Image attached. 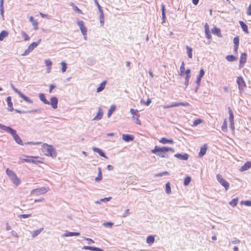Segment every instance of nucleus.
<instances>
[{
  "mask_svg": "<svg viewBox=\"0 0 251 251\" xmlns=\"http://www.w3.org/2000/svg\"><path fill=\"white\" fill-rule=\"evenodd\" d=\"M29 21L31 22L32 25L34 26V28L35 30H37L38 29V22L37 20H34L33 17L30 16L29 18Z\"/></svg>",
  "mask_w": 251,
  "mask_h": 251,
  "instance_id": "a878e982",
  "label": "nucleus"
},
{
  "mask_svg": "<svg viewBox=\"0 0 251 251\" xmlns=\"http://www.w3.org/2000/svg\"><path fill=\"white\" fill-rule=\"evenodd\" d=\"M169 175V173L168 172L165 171V172L158 173V174H156L155 175V176L156 177H161L163 176Z\"/></svg>",
  "mask_w": 251,
  "mask_h": 251,
  "instance_id": "603ef678",
  "label": "nucleus"
},
{
  "mask_svg": "<svg viewBox=\"0 0 251 251\" xmlns=\"http://www.w3.org/2000/svg\"><path fill=\"white\" fill-rule=\"evenodd\" d=\"M99 172L98 176L95 178V181L97 182H99L101 181L102 179V172L101 170V168L99 167L98 168Z\"/></svg>",
  "mask_w": 251,
  "mask_h": 251,
  "instance_id": "c756f323",
  "label": "nucleus"
},
{
  "mask_svg": "<svg viewBox=\"0 0 251 251\" xmlns=\"http://www.w3.org/2000/svg\"><path fill=\"white\" fill-rule=\"evenodd\" d=\"M94 0V2H95V4H96V5L98 7V8L99 12H103L102 8L100 6V4H99V2L98 1V0Z\"/></svg>",
  "mask_w": 251,
  "mask_h": 251,
  "instance_id": "680f3d73",
  "label": "nucleus"
},
{
  "mask_svg": "<svg viewBox=\"0 0 251 251\" xmlns=\"http://www.w3.org/2000/svg\"><path fill=\"white\" fill-rule=\"evenodd\" d=\"M204 73L205 72L204 70L203 69H201L200 71L199 75L197 78L196 84H199V83H201V78L203 76Z\"/></svg>",
  "mask_w": 251,
  "mask_h": 251,
  "instance_id": "412c9836",
  "label": "nucleus"
},
{
  "mask_svg": "<svg viewBox=\"0 0 251 251\" xmlns=\"http://www.w3.org/2000/svg\"><path fill=\"white\" fill-rule=\"evenodd\" d=\"M166 152H157L156 153H153V154H156V155L161 157L162 158H167L169 157L168 155L166 153Z\"/></svg>",
  "mask_w": 251,
  "mask_h": 251,
  "instance_id": "e433bc0d",
  "label": "nucleus"
},
{
  "mask_svg": "<svg viewBox=\"0 0 251 251\" xmlns=\"http://www.w3.org/2000/svg\"><path fill=\"white\" fill-rule=\"evenodd\" d=\"M100 23L101 26H103L104 23V16L103 12H100Z\"/></svg>",
  "mask_w": 251,
  "mask_h": 251,
  "instance_id": "4c0bfd02",
  "label": "nucleus"
},
{
  "mask_svg": "<svg viewBox=\"0 0 251 251\" xmlns=\"http://www.w3.org/2000/svg\"><path fill=\"white\" fill-rule=\"evenodd\" d=\"M8 35V32L6 30H2L0 33V41H2L4 38Z\"/></svg>",
  "mask_w": 251,
  "mask_h": 251,
  "instance_id": "f704fd0d",
  "label": "nucleus"
},
{
  "mask_svg": "<svg viewBox=\"0 0 251 251\" xmlns=\"http://www.w3.org/2000/svg\"><path fill=\"white\" fill-rule=\"evenodd\" d=\"M216 177L220 184L225 188L226 190H227L229 187V183L226 179L223 178L220 174L217 175Z\"/></svg>",
  "mask_w": 251,
  "mask_h": 251,
  "instance_id": "39448f33",
  "label": "nucleus"
},
{
  "mask_svg": "<svg viewBox=\"0 0 251 251\" xmlns=\"http://www.w3.org/2000/svg\"><path fill=\"white\" fill-rule=\"evenodd\" d=\"M226 59L229 62H233L236 60L238 58L233 55H228L226 56Z\"/></svg>",
  "mask_w": 251,
  "mask_h": 251,
  "instance_id": "473e14b6",
  "label": "nucleus"
},
{
  "mask_svg": "<svg viewBox=\"0 0 251 251\" xmlns=\"http://www.w3.org/2000/svg\"><path fill=\"white\" fill-rule=\"evenodd\" d=\"M228 113L229 114V121L230 123L234 122V115L232 110L230 107L228 108Z\"/></svg>",
  "mask_w": 251,
  "mask_h": 251,
  "instance_id": "2f4dec72",
  "label": "nucleus"
},
{
  "mask_svg": "<svg viewBox=\"0 0 251 251\" xmlns=\"http://www.w3.org/2000/svg\"><path fill=\"white\" fill-rule=\"evenodd\" d=\"M186 49L187 50V55H188L189 58H192V56H193V54H192V51H193L192 48H191L190 47L188 46H186Z\"/></svg>",
  "mask_w": 251,
  "mask_h": 251,
  "instance_id": "c9c22d12",
  "label": "nucleus"
},
{
  "mask_svg": "<svg viewBox=\"0 0 251 251\" xmlns=\"http://www.w3.org/2000/svg\"><path fill=\"white\" fill-rule=\"evenodd\" d=\"M11 181L16 186H18L20 183V180L15 174L10 178Z\"/></svg>",
  "mask_w": 251,
  "mask_h": 251,
  "instance_id": "aec40b11",
  "label": "nucleus"
},
{
  "mask_svg": "<svg viewBox=\"0 0 251 251\" xmlns=\"http://www.w3.org/2000/svg\"><path fill=\"white\" fill-rule=\"evenodd\" d=\"M39 98L40 100L44 104H50V101L47 100L45 95L44 93H40L39 95Z\"/></svg>",
  "mask_w": 251,
  "mask_h": 251,
  "instance_id": "a211bd4d",
  "label": "nucleus"
},
{
  "mask_svg": "<svg viewBox=\"0 0 251 251\" xmlns=\"http://www.w3.org/2000/svg\"><path fill=\"white\" fill-rule=\"evenodd\" d=\"M159 142L163 144H173L174 142L173 139H167L165 137H162L159 140Z\"/></svg>",
  "mask_w": 251,
  "mask_h": 251,
  "instance_id": "ddd939ff",
  "label": "nucleus"
},
{
  "mask_svg": "<svg viewBox=\"0 0 251 251\" xmlns=\"http://www.w3.org/2000/svg\"><path fill=\"white\" fill-rule=\"evenodd\" d=\"M171 151L172 152H175V150L171 148V147H160L157 146H155L154 147V148L151 150V153H156L157 152H168V151Z\"/></svg>",
  "mask_w": 251,
  "mask_h": 251,
  "instance_id": "7ed1b4c3",
  "label": "nucleus"
},
{
  "mask_svg": "<svg viewBox=\"0 0 251 251\" xmlns=\"http://www.w3.org/2000/svg\"><path fill=\"white\" fill-rule=\"evenodd\" d=\"M116 108V105H112L109 109L107 113V117L109 118L111 117L113 113L115 111Z\"/></svg>",
  "mask_w": 251,
  "mask_h": 251,
  "instance_id": "c85d7f7f",
  "label": "nucleus"
},
{
  "mask_svg": "<svg viewBox=\"0 0 251 251\" xmlns=\"http://www.w3.org/2000/svg\"><path fill=\"white\" fill-rule=\"evenodd\" d=\"M77 24L78 26L79 27L80 29L86 27L84 25L83 21H78L77 22Z\"/></svg>",
  "mask_w": 251,
  "mask_h": 251,
  "instance_id": "5fc2aeb1",
  "label": "nucleus"
},
{
  "mask_svg": "<svg viewBox=\"0 0 251 251\" xmlns=\"http://www.w3.org/2000/svg\"><path fill=\"white\" fill-rule=\"evenodd\" d=\"M236 81H237V83L238 86L239 91L240 92H241L242 91H243L244 89L245 88H246V87H247L246 83L245 80H244L243 78L242 77V76H240L237 77Z\"/></svg>",
  "mask_w": 251,
  "mask_h": 251,
  "instance_id": "423d86ee",
  "label": "nucleus"
},
{
  "mask_svg": "<svg viewBox=\"0 0 251 251\" xmlns=\"http://www.w3.org/2000/svg\"><path fill=\"white\" fill-rule=\"evenodd\" d=\"M111 199V197L104 198L101 199L100 200L96 201L95 202L98 204L100 203L101 202H106L109 201Z\"/></svg>",
  "mask_w": 251,
  "mask_h": 251,
  "instance_id": "a19ab883",
  "label": "nucleus"
},
{
  "mask_svg": "<svg viewBox=\"0 0 251 251\" xmlns=\"http://www.w3.org/2000/svg\"><path fill=\"white\" fill-rule=\"evenodd\" d=\"M138 112V110L131 108L130 109V113L134 116Z\"/></svg>",
  "mask_w": 251,
  "mask_h": 251,
  "instance_id": "338daca9",
  "label": "nucleus"
},
{
  "mask_svg": "<svg viewBox=\"0 0 251 251\" xmlns=\"http://www.w3.org/2000/svg\"><path fill=\"white\" fill-rule=\"evenodd\" d=\"M134 139L133 135L127 134H123L122 135V139L126 142L132 141Z\"/></svg>",
  "mask_w": 251,
  "mask_h": 251,
  "instance_id": "9d476101",
  "label": "nucleus"
},
{
  "mask_svg": "<svg viewBox=\"0 0 251 251\" xmlns=\"http://www.w3.org/2000/svg\"><path fill=\"white\" fill-rule=\"evenodd\" d=\"M93 151L98 153L100 156L103 157L105 158H107V156L105 155V153L103 151L99 148L97 147H93L92 148Z\"/></svg>",
  "mask_w": 251,
  "mask_h": 251,
  "instance_id": "9b49d317",
  "label": "nucleus"
},
{
  "mask_svg": "<svg viewBox=\"0 0 251 251\" xmlns=\"http://www.w3.org/2000/svg\"><path fill=\"white\" fill-rule=\"evenodd\" d=\"M174 157L181 160H187L189 158V155L186 153H177L174 155Z\"/></svg>",
  "mask_w": 251,
  "mask_h": 251,
  "instance_id": "1a4fd4ad",
  "label": "nucleus"
},
{
  "mask_svg": "<svg viewBox=\"0 0 251 251\" xmlns=\"http://www.w3.org/2000/svg\"><path fill=\"white\" fill-rule=\"evenodd\" d=\"M211 32L213 34L217 35L218 37L221 36V30L218 27L215 26L211 29Z\"/></svg>",
  "mask_w": 251,
  "mask_h": 251,
  "instance_id": "393cba45",
  "label": "nucleus"
},
{
  "mask_svg": "<svg viewBox=\"0 0 251 251\" xmlns=\"http://www.w3.org/2000/svg\"><path fill=\"white\" fill-rule=\"evenodd\" d=\"M80 30H81L82 34H83V35L84 36V38L86 39V37L85 36L87 34V28L86 27H85L83 28L80 29Z\"/></svg>",
  "mask_w": 251,
  "mask_h": 251,
  "instance_id": "0e129e2a",
  "label": "nucleus"
},
{
  "mask_svg": "<svg viewBox=\"0 0 251 251\" xmlns=\"http://www.w3.org/2000/svg\"><path fill=\"white\" fill-rule=\"evenodd\" d=\"M0 129L10 133L12 136L13 139L17 144L20 145H24V143H23L20 136L17 134V131L16 130L13 129L9 126H6L1 124H0Z\"/></svg>",
  "mask_w": 251,
  "mask_h": 251,
  "instance_id": "f257e3e1",
  "label": "nucleus"
},
{
  "mask_svg": "<svg viewBox=\"0 0 251 251\" xmlns=\"http://www.w3.org/2000/svg\"><path fill=\"white\" fill-rule=\"evenodd\" d=\"M62 66L61 70L63 73H64L66 71L67 68V65L66 62L64 61H62L61 63Z\"/></svg>",
  "mask_w": 251,
  "mask_h": 251,
  "instance_id": "de8ad7c7",
  "label": "nucleus"
},
{
  "mask_svg": "<svg viewBox=\"0 0 251 251\" xmlns=\"http://www.w3.org/2000/svg\"><path fill=\"white\" fill-rule=\"evenodd\" d=\"M239 24L243 30L246 33L248 34V25L242 21H239Z\"/></svg>",
  "mask_w": 251,
  "mask_h": 251,
  "instance_id": "4be33fe9",
  "label": "nucleus"
},
{
  "mask_svg": "<svg viewBox=\"0 0 251 251\" xmlns=\"http://www.w3.org/2000/svg\"><path fill=\"white\" fill-rule=\"evenodd\" d=\"M251 168V161L246 162L240 169V171H245Z\"/></svg>",
  "mask_w": 251,
  "mask_h": 251,
  "instance_id": "2eb2a0df",
  "label": "nucleus"
},
{
  "mask_svg": "<svg viewBox=\"0 0 251 251\" xmlns=\"http://www.w3.org/2000/svg\"><path fill=\"white\" fill-rule=\"evenodd\" d=\"M30 158H31V162L30 163H37V162H40L39 161L37 160L38 159L37 156H29Z\"/></svg>",
  "mask_w": 251,
  "mask_h": 251,
  "instance_id": "13d9d810",
  "label": "nucleus"
},
{
  "mask_svg": "<svg viewBox=\"0 0 251 251\" xmlns=\"http://www.w3.org/2000/svg\"><path fill=\"white\" fill-rule=\"evenodd\" d=\"M247 54L245 52H243L241 53L240 58V62L239 64V68L241 69L243 67L247 61Z\"/></svg>",
  "mask_w": 251,
  "mask_h": 251,
  "instance_id": "0eeeda50",
  "label": "nucleus"
},
{
  "mask_svg": "<svg viewBox=\"0 0 251 251\" xmlns=\"http://www.w3.org/2000/svg\"><path fill=\"white\" fill-rule=\"evenodd\" d=\"M202 122L201 119H197L193 122V126H196Z\"/></svg>",
  "mask_w": 251,
  "mask_h": 251,
  "instance_id": "09e8293b",
  "label": "nucleus"
},
{
  "mask_svg": "<svg viewBox=\"0 0 251 251\" xmlns=\"http://www.w3.org/2000/svg\"><path fill=\"white\" fill-rule=\"evenodd\" d=\"M83 249L89 250L91 251H103V250L101 249L96 247L89 246H85L83 247Z\"/></svg>",
  "mask_w": 251,
  "mask_h": 251,
  "instance_id": "4468645a",
  "label": "nucleus"
},
{
  "mask_svg": "<svg viewBox=\"0 0 251 251\" xmlns=\"http://www.w3.org/2000/svg\"><path fill=\"white\" fill-rule=\"evenodd\" d=\"M129 214H130L129 209H127L125 210V212L124 213V214L123 215V217H126L128 216L129 215Z\"/></svg>",
  "mask_w": 251,
  "mask_h": 251,
  "instance_id": "774afa93",
  "label": "nucleus"
},
{
  "mask_svg": "<svg viewBox=\"0 0 251 251\" xmlns=\"http://www.w3.org/2000/svg\"><path fill=\"white\" fill-rule=\"evenodd\" d=\"M10 86L12 89L14 91V92L17 93L19 95L22 93L20 90L15 88L12 83H11Z\"/></svg>",
  "mask_w": 251,
  "mask_h": 251,
  "instance_id": "bf43d9fd",
  "label": "nucleus"
},
{
  "mask_svg": "<svg viewBox=\"0 0 251 251\" xmlns=\"http://www.w3.org/2000/svg\"><path fill=\"white\" fill-rule=\"evenodd\" d=\"M103 116V112L101 108L100 107L99 108L98 112L95 117L93 118V120H100Z\"/></svg>",
  "mask_w": 251,
  "mask_h": 251,
  "instance_id": "dca6fc26",
  "label": "nucleus"
},
{
  "mask_svg": "<svg viewBox=\"0 0 251 251\" xmlns=\"http://www.w3.org/2000/svg\"><path fill=\"white\" fill-rule=\"evenodd\" d=\"M45 63L49 69H51L52 62L50 59H46L45 60Z\"/></svg>",
  "mask_w": 251,
  "mask_h": 251,
  "instance_id": "a18cd8bd",
  "label": "nucleus"
},
{
  "mask_svg": "<svg viewBox=\"0 0 251 251\" xmlns=\"http://www.w3.org/2000/svg\"><path fill=\"white\" fill-rule=\"evenodd\" d=\"M22 35L23 37L24 38V40L25 41H28L30 39L28 34L27 33H26V32H25L24 31H23L22 32Z\"/></svg>",
  "mask_w": 251,
  "mask_h": 251,
  "instance_id": "3c124183",
  "label": "nucleus"
},
{
  "mask_svg": "<svg viewBox=\"0 0 251 251\" xmlns=\"http://www.w3.org/2000/svg\"><path fill=\"white\" fill-rule=\"evenodd\" d=\"M58 100L57 97H51L50 99V104L51 105L52 108L55 109L57 108Z\"/></svg>",
  "mask_w": 251,
  "mask_h": 251,
  "instance_id": "6e6552de",
  "label": "nucleus"
},
{
  "mask_svg": "<svg viewBox=\"0 0 251 251\" xmlns=\"http://www.w3.org/2000/svg\"><path fill=\"white\" fill-rule=\"evenodd\" d=\"M6 102L7 103V105L9 108H8V110L9 111H12L14 110V108L13 107V103L11 101V97L8 96L6 98Z\"/></svg>",
  "mask_w": 251,
  "mask_h": 251,
  "instance_id": "f3484780",
  "label": "nucleus"
},
{
  "mask_svg": "<svg viewBox=\"0 0 251 251\" xmlns=\"http://www.w3.org/2000/svg\"><path fill=\"white\" fill-rule=\"evenodd\" d=\"M48 188L41 187L39 188H36L31 190L30 194L33 196H39L46 193L49 191Z\"/></svg>",
  "mask_w": 251,
  "mask_h": 251,
  "instance_id": "20e7f679",
  "label": "nucleus"
},
{
  "mask_svg": "<svg viewBox=\"0 0 251 251\" xmlns=\"http://www.w3.org/2000/svg\"><path fill=\"white\" fill-rule=\"evenodd\" d=\"M6 175L10 178L12 176H13L16 174L11 170L7 168L6 170Z\"/></svg>",
  "mask_w": 251,
  "mask_h": 251,
  "instance_id": "c03bdc74",
  "label": "nucleus"
},
{
  "mask_svg": "<svg viewBox=\"0 0 251 251\" xmlns=\"http://www.w3.org/2000/svg\"><path fill=\"white\" fill-rule=\"evenodd\" d=\"M4 0H0V13L3 20H4Z\"/></svg>",
  "mask_w": 251,
  "mask_h": 251,
  "instance_id": "7c9ffc66",
  "label": "nucleus"
},
{
  "mask_svg": "<svg viewBox=\"0 0 251 251\" xmlns=\"http://www.w3.org/2000/svg\"><path fill=\"white\" fill-rule=\"evenodd\" d=\"M234 45L239 46V37L238 36L235 37L233 39Z\"/></svg>",
  "mask_w": 251,
  "mask_h": 251,
  "instance_id": "4d7b16f0",
  "label": "nucleus"
},
{
  "mask_svg": "<svg viewBox=\"0 0 251 251\" xmlns=\"http://www.w3.org/2000/svg\"><path fill=\"white\" fill-rule=\"evenodd\" d=\"M190 78V77L189 76H185V82H184V85H185V88H186L188 85H189V79Z\"/></svg>",
  "mask_w": 251,
  "mask_h": 251,
  "instance_id": "052dcab7",
  "label": "nucleus"
},
{
  "mask_svg": "<svg viewBox=\"0 0 251 251\" xmlns=\"http://www.w3.org/2000/svg\"><path fill=\"white\" fill-rule=\"evenodd\" d=\"M221 128L224 132H226L227 130V123L226 120H225L224 121Z\"/></svg>",
  "mask_w": 251,
  "mask_h": 251,
  "instance_id": "8fccbe9b",
  "label": "nucleus"
},
{
  "mask_svg": "<svg viewBox=\"0 0 251 251\" xmlns=\"http://www.w3.org/2000/svg\"><path fill=\"white\" fill-rule=\"evenodd\" d=\"M207 149V146L206 144L203 145L200 148V151L199 152V156L200 157H202L204 156L206 152V151Z\"/></svg>",
  "mask_w": 251,
  "mask_h": 251,
  "instance_id": "f8f14e48",
  "label": "nucleus"
},
{
  "mask_svg": "<svg viewBox=\"0 0 251 251\" xmlns=\"http://www.w3.org/2000/svg\"><path fill=\"white\" fill-rule=\"evenodd\" d=\"M43 147L44 150H46V153L45 154L46 155L50 156L53 158L56 157L57 153L55 149L52 145H49L45 143L43 144Z\"/></svg>",
  "mask_w": 251,
  "mask_h": 251,
  "instance_id": "f03ea898",
  "label": "nucleus"
},
{
  "mask_svg": "<svg viewBox=\"0 0 251 251\" xmlns=\"http://www.w3.org/2000/svg\"><path fill=\"white\" fill-rule=\"evenodd\" d=\"M238 202V199L237 198L233 199L230 202L229 204L232 207L236 206Z\"/></svg>",
  "mask_w": 251,
  "mask_h": 251,
  "instance_id": "37998d69",
  "label": "nucleus"
},
{
  "mask_svg": "<svg viewBox=\"0 0 251 251\" xmlns=\"http://www.w3.org/2000/svg\"><path fill=\"white\" fill-rule=\"evenodd\" d=\"M43 230V228H40L38 229H37V230H34L32 232V237H35L36 236H37V235H38L41 232V231Z\"/></svg>",
  "mask_w": 251,
  "mask_h": 251,
  "instance_id": "ea45409f",
  "label": "nucleus"
},
{
  "mask_svg": "<svg viewBox=\"0 0 251 251\" xmlns=\"http://www.w3.org/2000/svg\"><path fill=\"white\" fill-rule=\"evenodd\" d=\"M154 236L153 235H149L147 238L146 242L150 245L152 244L154 242Z\"/></svg>",
  "mask_w": 251,
  "mask_h": 251,
  "instance_id": "72a5a7b5",
  "label": "nucleus"
},
{
  "mask_svg": "<svg viewBox=\"0 0 251 251\" xmlns=\"http://www.w3.org/2000/svg\"><path fill=\"white\" fill-rule=\"evenodd\" d=\"M107 83L106 80L103 81L100 85V86L97 89V92L99 93L102 91L105 87Z\"/></svg>",
  "mask_w": 251,
  "mask_h": 251,
  "instance_id": "5701e85b",
  "label": "nucleus"
},
{
  "mask_svg": "<svg viewBox=\"0 0 251 251\" xmlns=\"http://www.w3.org/2000/svg\"><path fill=\"white\" fill-rule=\"evenodd\" d=\"M206 37L208 39H211L212 38L210 31H205Z\"/></svg>",
  "mask_w": 251,
  "mask_h": 251,
  "instance_id": "69168bd1",
  "label": "nucleus"
},
{
  "mask_svg": "<svg viewBox=\"0 0 251 251\" xmlns=\"http://www.w3.org/2000/svg\"><path fill=\"white\" fill-rule=\"evenodd\" d=\"M191 180V177L189 176H187L184 179L183 184L184 186H188Z\"/></svg>",
  "mask_w": 251,
  "mask_h": 251,
  "instance_id": "79ce46f5",
  "label": "nucleus"
},
{
  "mask_svg": "<svg viewBox=\"0 0 251 251\" xmlns=\"http://www.w3.org/2000/svg\"><path fill=\"white\" fill-rule=\"evenodd\" d=\"M77 24L78 26L79 27L80 29L86 27L84 25L83 21H78L77 22Z\"/></svg>",
  "mask_w": 251,
  "mask_h": 251,
  "instance_id": "864d4df0",
  "label": "nucleus"
},
{
  "mask_svg": "<svg viewBox=\"0 0 251 251\" xmlns=\"http://www.w3.org/2000/svg\"><path fill=\"white\" fill-rule=\"evenodd\" d=\"M31 216V214H20V215H19V217L20 218H23V219L27 218L30 217Z\"/></svg>",
  "mask_w": 251,
  "mask_h": 251,
  "instance_id": "e2e57ef3",
  "label": "nucleus"
},
{
  "mask_svg": "<svg viewBox=\"0 0 251 251\" xmlns=\"http://www.w3.org/2000/svg\"><path fill=\"white\" fill-rule=\"evenodd\" d=\"M80 235V232H70L66 231V233L63 234L62 236V237H69V236H79Z\"/></svg>",
  "mask_w": 251,
  "mask_h": 251,
  "instance_id": "6ab92c4d",
  "label": "nucleus"
},
{
  "mask_svg": "<svg viewBox=\"0 0 251 251\" xmlns=\"http://www.w3.org/2000/svg\"><path fill=\"white\" fill-rule=\"evenodd\" d=\"M19 96L26 102H27L29 103H33V100H31L30 99H29L28 97L25 96L23 93H21Z\"/></svg>",
  "mask_w": 251,
  "mask_h": 251,
  "instance_id": "bb28decb",
  "label": "nucleus"
},
{
  "mask_svg": "<svg viewBox=\"0 0 251 251\" xmlns=\"http://www.w3.org/2000/svg\"><path fill=\"white\" fill-rule=\"evenodd\" d=\"M41 40L39 39L37 42H34L32 43L29 46L28 48L29 50H30L31 51H32L34 48H35L40 43Z\"/></svg>",
  "mask_w": 251,
  "mask_h": 251,
  "instance_id": "cd10ccee",
  "label": "nucleus"
},
{
  "mask_svg": "<svg viewBox=\"0 0 251 251\" xmlns=\"http://www.w3.org/2000/svg\"><path fill=\"white\" fill-rule=\"evenodd\" d=\"M241 203V204H244L246 206H251V201L250 200H247L245 201H242Z\"/></svg>",
  "mask_w": 251,
  "mask_h": 251,
  "instance_id": "6e6d98bb",
  "label": "nucleus"
},
{
  "mask_svg": "<svg viewBox=\"0 0 251 251\" xmlns=\"http://www.w3.org/2000/svg\"><path fill=\"white\" fill-rule=\"evenodd\" d=\"M72 7L74 11L76 12L77 13L79 14L82 13V11L75 5L73 3H72Z\"/></svg>",
  "mask_w": 251,
  "mask_h": 251,
  "instance_id": "49530a36",
  "label": "nucleus"
},
{
  "mask_svg": "<svg viewBox=\"0 0 251 251\" xmlns=\"http://www.w3.org/2000/svg\"><path fill=\"white\" fill-rule=\"evenodd\" d=\"M165 192L167 194H170L171 193V185L169 182L165 184Z\"/></svg>",
  "mask_w": 251,
  "mask_h": 251,
  "instance_id": "58836bf2",
  "label": "nucleus"
},
{
  "mask_svg": "<svg viewBox=\"0 0 251 251\" xmlns=\"http://www.w3.org/2000/svg\"><path fill=\"white\" fill-rule=\"evenodd\" d=\"M173 107H177L179 106H188L189 105V103L187 102H176L175 103H173Z\"/></svg>",
  "mask_w": 251,
  "mask_h": 251,
  "instance_id": "b1692460",
  "label": "nucleus"
}]
</instances>
